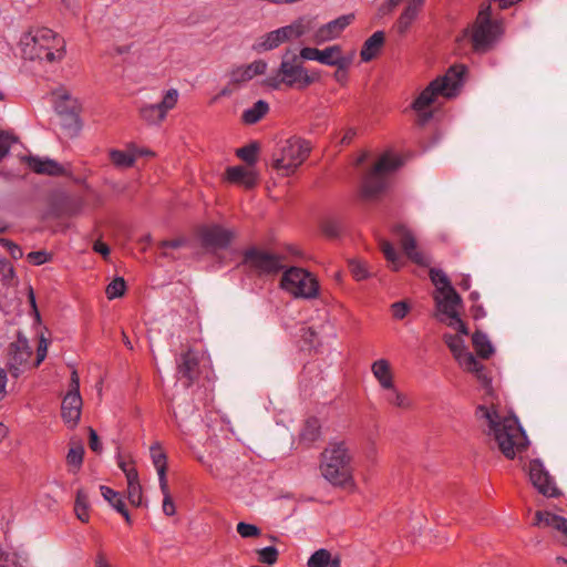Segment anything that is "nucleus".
<instances>
[{
  "instance_id": "nucleus-17",
  "label": "nucleus",
  "mask_w": 567,
  "mask_h": 567,
  "mask_svg": "<svg viewBox=\"0 0 567 567\" xmlns=\"http://www.w3.org/2000/svg\"><path fill=\"white\" fill-rule=\"evenodd\" d=\"M198 237L202 246L206 249H226L233 241L235 234L220 225L214 224L203 226L198 231Z\"/></svg>"
},
{
  "instance_id": "nucleus-63",
  "label": "nucleus",
  "mask_w": 567,
  "mask_h": 567,
  "mask_svg": "<svg viewBox=\"0 0 567 567\" xmlns=\"http://www.w3.org/2000/svg\"><path fill=\"white\" fill-rule=\"evenodd\" d=\"M187 243V240L185 238H176V239H172V240H163L161 244H159V247L161 248H181L183 246H185Z\"/></svg>"
},
{
  "instance_id": "nucleus-32",
  "label": "nucleus",
  "mask_w": 567,
  "mask_h": 567,
  "mask_svg": "<svg viewBox=\"0 0 567 567\" xmlns=\"http://www.w3.org/2000/svg\"><path fill=\"white\" fill-rule=\"evenodd\" d=\"M321 435V424L316 416L308 417L300 431V441L307 444L316 442Z\"/></svg>"
},
{
  "instance_id": "nucleus-46",
  "label": "nucleus",
  "mask_w": 567,
  "mask_h": 567,
  "mask_svg": "<svg viewBox=\"0 0 567 567\" xmlns=\"http://www.w3.org/2000/svg\"><path fill=\"white\" fill-rule=\"evenodd\" d=\"M351 63V58L346 56L340 61L339 64H336L337 68L336 72L333 73L334 80L340 83L341 85H344L348 81V68Z\"/></svg>"
},
{
  "instance_id": "nucleus-44",
  "label": "nucleus",
  "mask_w": 567,
  "mask_h": 567,
  "mask_svg": "<svg viewBox=\"0 0 567 567\" xmlns=\"http://www.w3.org/2000/svg\"><path fill=\"white\" fill-rule=\"evenodd\" d=\"M260 564L274 565L278 560L279 551L275 546H267L257 550Z\"/></svg>"
},
{
  "instance_id": "nucleus-27",
  "label": "nucleus",
  "mask_w": 567,
  "mask_h": 567,
  "mask_svg": "<svg viewBox=\"0 0 567 567\" xmlns=\"http://www.w3.org/2000/svg\"><path fill=\"white\" fill-rule=\"evenodd\" d=\"M385 42V33L383 31H375L369 37L361 49L360 58L363 62H370L380 53Z\"/></svg>"
},
{
  "instance_id": "nucleus-7",
  "label": "nucleus",
  "mask_w": 567,
  "mask_h": 567,
  "mask_svg": "<svg viewBox=\"0 0 567 567\" xmlns=\"http://www.w3.org/2000/svg\"><path fill=\"white\" fill-rule=\"evenodd\" d=\"M311 151L308 141L292 136L277 144L271 158V166L282 175L289 176L307 159Z\"/></svg>"
},
{
  "instance_id": "nucleus-45",
  "label": "nucleus",
  "mask_w": 567,
  "mask_h": 567,
  "mask_svg": "<svg viewBox=\"0 0 567 567\" xmlns=\"http://www.w3.org/2000/svg\"><path fill=\"white\" fill-rule=\"evenodd\" d=\"M0 275L3 285H11L14 278V268L7 258H0Z\"/></svg>"
},
{
  "instance_id": "nucleus-9",
  "label": "nucleus",
  "mask_w": 567,
  "mask_h": 567,
  "mask_svg": "<svg viewBox=\"0 0 567 567\" xmlns=\"http://www.w3.org/2000/svg\"><path fill=\"white\" fill-rule=\"evenodd\" d=\"M443 341L463 370L475 374L483 388H491L492 378L488 375L485 365L466 349L464 340L460 336L445 333Z\"/></svg>"
},
{
  "instance_id": "nucleus-18",
  "label": "nucleus",
  "mask_w": 567,
  "mask_h": 567,
  "mask_svg": "<svg viewBox=\"0 0 567 567\" xmlns=\"http://www.w3.org/2000/svg\"><path fill=\"white\" fill-rule=\"evenodd\" d=\"M177 375L184 381V385L189 388L194 384L199 374V359L197 352L187 349L176 358Z\"/></svg>"
},
{
  "instance_id": "nucleus-38",
  "label": "nucleus",
  "mask_w": 567,
  "mask_h": 567,
  "mask_svg": "<svg viewBox=\"0 0 567 567\" xmlns=\"http://www.w3.org/2000/svg\"><path fill=\"white\" fill-rule=\"evenodd\" d=\"M344 58L346 56L342 55L341 47L336 44L320 51L319 62L324 65L334 66Z\"/></svg>"
},
{
  "instance_id": "nucleus-57",
  "label": "nucleus",
  "mask_w": 567,
  "mask_h": 567,
  "mask_svg": "<svg viewBox=\"0 0 567 567\" xmlns=\"http://www.w3.org/2000/svg\"><path fill=\"white\" fill-rule=\"evenodd\" d=\"M391 309L393 318L402 320L408 315L410 306L405 301H396L392 303Z\"/></svg>"
},
{
  "instance_id": "nucleus-42",
  "label": "nucleus",
  "mask_w": 567,
  "mask_h": 567,
  "mask_svg": "<svg viewBox=\"0 0 567 567\" xmlns=\"http://www.w3.org/2000/svg\"><path fill=\"white\" fill-rule=\"evenodd\" d=\"M389 393L386 394V401L400 409H408L411 405L410 400L403 393H401L394 385L392 389H386Z\"/></svg>"
},
{
  "instance_id": "nucleus-25",
  "label": "nucleus",
  "mask_w": 567,
  "mask_h": 567,
  "mask_svg": "<svg viewBox=\"0 0 567 567\" xmlns=\"http://www.w3.org/2000/svg\"><path fill=\"white\" fill-rule=\"evenodd\" d=\"M423 6L422 0H412L404 8L395 22L396 32L401 35L405 34L410 29L411 24L415 21L419 16L420 9Z\"/></svg>"
},
{
  "instance_id": "nucleus-8",
  "label": "nucleus",
  "mask_w": 567,
  "mask_h": 567,
  "mask_svg": "<svg viewBox=\"0 0 567 567\" xmlns=\"http://www.w3.org/2000/svg\"><path fill=\"white\" fill-rule=\"evenodd\" d=\"M398 157L384 154L364 175L360 187V196L370 200L378 197L386 188V175L401 166Z\"/></svg>"
},
{
  "instance_id": "nucleus-16",
  "label": "nucleus",
  "mask_w": 567,
  "mask_h": 567,
  "mask_svg": "<svg viewBox=\"0 0 567 567\" xmlns=\"http://www.w3.org/2000/svg\"><path fill=\"white\" fill-rule=\"evenodd\" d=\"M529 480L533 486L546 497H557L560 495L559 489L555 485L554 478L545 470L540 460L534 458L528 466Z\"/></svg>"
},
{
  "instance_id": "nucleus-31",
  "label": "nucleus",
  "mask_w": 567,
  "mask_h": 567,
  "mask_svg": "<svg viewBox=\"0 0 567 567\" xmlns=\"http://www.w3.org/2000/svg\"><path fill=\"white\" fill-rule=\"evenodd\" d=\"M269 112V104L258 100L254 105L243 112L241 121L247 125L258 123Z\"/></svg>"
},
{
  "instance_id": "nucleus-23",
  "label": "nucleus",
  "mask_w": 567,
  "mask_h": 567,
  "mask_svg": "<svg viewBox=\"0 0 567 567\" xmlns=\"http://www.w3.org/2000/svg\"><path fill=\"white\" fill-rule=\"evenodd\" d=\"M226 179L229 183L243 185L247 189H251L257 185L258 174L245 166H230L226 169Z\"/></svg>"
},
{
  "instance_id": "nucleus-53",
  "label": "nucleus",
  "mask_w": 567,
  "mask_h": 567,
  "mask_svg": "<svg viewBox=\"0 0 567 567\" xmlns=\"http://www.w3.org/2000/svg\"><path fill=\"white\" fill-rule=\"evenodd\" d=\"M350 270L355 280L360 281L369 277L368 269L364 264L352 260L350 262Z\"/></svg>"
},
{
  "instance_id": "nucleus-51",
  "label": "nucleus",
  "mask_w": 567,
  "mask_h": 567,
  "mask_svg": "<svg viewBox=\"0 0 567 567\" xmlns=\"http://www.w3.org/2000/svg\"><path fill=\"white\" fill-rule=\"evenodd\" d=\"M0 567H24L17 554L0 551Z\"/></svg>"
},
{
  "instance_id": "nucleus-13",
  "label": "nucleus",
  "mask_w": 567,
  "mask_h": 567,
  "mask_svg": "<svg viewBox=\"0 0 567 567\" xmlns=\"http://www.w3.org/2000/svg\"><path fill=\"white\" fill-rule=\"evenodd\" d=\"M305 32L306 29L301 21L293 22L260 37L252 44V50L257 53L274 50L291 39L300 38Z\"/></svg>"
},
{
  "instance_id": "nucleus-19",
  "label": "nucleus",
  "mask_w": 567,
  "mask_h": 567,
  "mask_svg": "<svg viewBox=\"0 0 567 567\" xmlns=\"http://www.w3.org/2000/svg\"><path fill=\"white\" fill-rule=\"evenodd\" d=\"M466 72V65L454 64L447 69L443 76L436 78L434 81H437L440 85H444L442 96L449 99L456 96L463 86Z\"/></svg>"
},
{
  "instance_id": "nucleus-15",
  "label": "nucleus",
  "mask_w": 567,
  "mask_h": 567,
  "mask_svg": "<svg viewBox=\"0 0 567 567\" xmlns=\"http://www.w3.org/2000/svg\"><path fill=\"white\" fill-rule=\"evenodd\" d=\"M391 231L398 237L404 254L412 262L421 267L430 265L429 258L417 249L416 239L413 233L405 225H393Z\"/></svg>"
},
{
  "instance_id": "nucleus-34",
  "label": "nucleus",
  "mask_w": 567,
  "mask_h": 567,
  "mask_svg": "<svg viewBox=\"0 0 567 567\" xmlns=\"http://www.w3.org/2000/svg\"><path fill=\"white\" fill-rule=\"evenodd\" d=\"M74 512L76 517L83 522L87 523L90 519V502L89 495L84 488H79L76 491L75 502H74Z\"/></svg>"
},
{
  "instance_id": "nucleus-22",
  "label": "nucleus",
  "mask_w": 567,
  "mask_h": 567,
  "mask_svg": "<svg viewBox=\"0 0 567 567\" xmlns=\"http://www.w3.org/2000/svg\"><path fill=\"white\" fill-rule=\"evenodd\" d=\"M24 162L32 172L40 175L63 176L66 174L65 168L59 162L51 158L30 155L24 157Z\"/></svg>"
},
{
  "instance_id": "nucleus-5",
  "label": "nucleus",
  "mask_w": 567,
  "mask_h": 567,
  "mask_svg": "<svg viewBox=\"0 0 567 567\" xmlns=\"http://www.w3.org/2000/svg\"><path fill=\"white\" fill-rule=\"evenodd\" d=\"M352 456L344 441L330 442L321 452V475L333 486H346L352 482Z\"/></svg>"
},
{
  "instance_id": "nucleus-59",
  "label": "nucleus",
  "mask_w": 567,
  "mask_h": 567,
  "mask_svg": "<svg viewBox=\"0 0 567 567\" xmlns=\"http://www.w3.org/2000/svg\"><path fill=\"white\" fill-rule=\"evenodd\" d=\"M320 51L321 50H319L317 48L306 47L300 50V54L298 56H299V60L303 59V60H311V61L319 62Z\"/></svg>"
},
{
  "instance_id": "nucleus-39",
  "label": "nucleus",
  "mask_w": 567,
  "mask_h": 567,
  "mask_svg": "<svg viewBox=\"0 0 567 567\" xmlns=\"http://www.w3.org/2000/svg\"><path fill=\"white\" fill-rule=\"evenodd\" d=\"M110 159L116 166L121 168L132 167L135 163V156L120 150H112L110 152Z\"/></svg>"
},
{
  "instance_id": "nucleus-47",
  "label": "nucleus",
  "mask_w": 567,
  "mask_h": 567,
  "mask_svg": "<svg viewBox=\"0 0 567 567\" xmlns=\"http://www.w3.org/2000/svg\"><path fill=\"white\" fill-rule=\"evenodd\" d=\"M322 231L329 238H337L342 230V225L339 220L329 218L322 223Z\"/></svg>"
},
{
  "instance_id": "nucleus-3",
  "label": "nucleus",
  "mask_w": 567,
  "mask_h": 567,
  "mask_svg": "<svg viewBox=\"0 0 567 567\" xmlns=\"http://www.w3.org/2000/svg\"><path fill=\"white\" fill-rule=\"evenodd\" d=\"M21 50L25 59L52 63L64 58L65 41L49 28H33L21 38Z\"/></svg>"
},
{
  "instance_id": "nucleus-28",
  "label": "nucleus",
  "mask_w": 567,
  "mask_h": 567,
  "mask_svg": "<svg viewBox=\"0 0 567 567\" xmlns=\"http://www.w3.org/2000/svg\"><path fill=\"white\" fill-rule=\"evenodd\" d=\"M371 371L383 390L392 389L394 383L393 373L391 370V364L386 359H379L374 361L371 365Z\"/></svg>"
},
{
  "instance_id": "nucleus-11",
  "label": "nucleus",
  "mask_w": 567,
  "mask_h": 567,
  "mask_svg": "<svg viewBox=\"0 0 567 567\" xmlns=\"http://www.w3.org/2000/svg\"><path fill=\"white\" fill-rule=\"evenodd\" d=\"M285 256L271 254L257 247H249L243 252L241 265L259 276L279 274L284 268Z\"/></svg>"
},
{
  "instance_id": "nucleus-1",
  "label": "nucleus",
  "mask_w": 567,
  "mask_h": 567,
  "mask_svg": "<svg viewBox=\"0 0 567 567\" xmlns=\"http://www.w3.org/2000/svg\"><path fill=\"white\" fill-rule=\"evenodd\" d=\"M476 416L487 421V434L494 437L506 458L514 460L517 453L527 449L528 437L516 416L501 417L495 410L485 405L477 406Z\"/></svg>"
},
{
  "instance_id": "nucleus-33",
  "label": "nucleus",
  "mask_w": 567,
  "mask_h": 567,
  "mask_svg": "<svg viewBox=\"0 0 567 567\" xmlns=\"http://www.w3.org/2000/svg\"><path fill=\"white\" fill-rule=\"evenodd\" d=\"M59 117L60 125L66 136L74 137L80 133L82 123L80 120L79 111H70L69 114L61 115Z\"/></svg>"
},
{
  "instance_id": "nucleus-50",
  "label": "nucleus",
  "mask_w": 567,
  "mask_h": 567,
  "mask_svg": "<svg viewBox=\"0 0 567 567\" xmlns=\"http://www.w3.org/2000/svg\"><path fill=\"white\" fill-rule=\"evenodd\" d=\"M27 259L34 266L43 265L52 259V255L47 250L31 251L28 254Z\"/></svg>"
},
{
  "instance_id": "nucleus-64",
  "label": "nucleus",
  "mask_w": 567,
  "mask_h": 567,
  "mask_svg": "<svg viewBox=\"0 0 567 567\" xmlns=\"http://www.w3.org/2000/svg\"><path fill=\"white\" fill-rule=\"evenodd\" d=\"M2 240L8 246L9 252L12 256V258L19 259L23 256V251L19 245L14 244L13 241L7 240V239H2Z\"/></svg>"
},
{
  "instance_id": "nucleus-24",
  "label": "nucleus",
  "mask_w": 567,
  "mask_h": 567,
  "mask_svg": "<svg viewBox=\"0 0 567 567\" xmlns=\"http://www.w3.org/2000/svg\"><path fill=\"white\" fill-rule=\"evenodd\" d=\"M31 355L32 349L29 346L28 339L19 333L17 340L9 346V360L31 369L33 368L32 364H30Z\"/></svg>"
},
{
  "instance_id": "nucleus-41",
  "label": "nucleus",
  "mask_w": 567,
  "mask_h": 567,
  "mask_svg": "<svg viewBox=\"0 0 567 567\" xmlns=\"http://www.w3.org/2000/svg\"><path fill=\"white\" fill-rule=\"evenodd\" d=\"M83 456L84 447L81 444L73 446L69 450L66 455V463L69 466L73 467L74 473L81 468L83 463Z\"/></svg>"
},
{
  "instance_id": "nucleus-62",
  "label": "nucleus",
  "mask_w": 567,
  "mask_h": 567,
  "mask_svg": "<svg viewBox=\"0 0 567 567\" xmlns=\"http://www.w3.org/2000/svg\"><path fill=\"white\" fill-rule=\"evenodd\" d=\"M248 70L251 73V76L264 74L267 70V63L264 60H257L252 63L248 64Z\"/></svg>"
},
{
  "instance_id": "nucleus-61",
  "label": "nucleus",
  "mask_w": 567,
  "mask_h": 567,
  "mask_svg": "<svg viewBox=\"0 0 567 567\" xmlns=\"http://www.w3.org/2000/svg\"><path fill=\"white\" fill-rule=\"evenodd\" d=\"M7 367V374L9 373L14 379H18L25 371V369H29L28 367L23 364H18L17 362H13L11 360H9Z\"/></svg>"
},
{
  "instance_id": "nucleus-60",
  "label": "nucleus",
  "mask_w": 567,
  "mask_h": 567,
  "mask_svg": "<svg viewBox=\"0 0 567 567\" xmlns=\"http://www.w3.org/2000/svg\"><path fill=\"white\" fill-rule=\"evenodd\" d=\"M89 446L95 453L102 452V443L96 431L92 427H89Z\"/></svg>"
},
{
  "instance_id": "nucleus-52",
  "label": "nucleus",
  "mask_w": 567,
  "mask_h": 567,
  "mask_svg": "<svg viewBox=\"0 0 567 567\" xmlns=\"http://www.w3.org/2000/svg\"><path fill=\"white\" fill-rule=\"evenodd\" d=\"M55 110L59 116L69 114L70 111H79L76 102L69 97H64L63 100L59 101L56 103Z\"/></svg>"
},
{
  "instance_id": "nucleus-29",
  "label": "nucleus",
  "mask_w": 567,
  "mask_h": 567,
  "mask_svg": "<svg viewBox=\"0 0 567 567\" xmlns=\"http://www.w3.org/2000/svg\"><path fill=\"white\" fill-rule=\"evenodd\" d=\"M151 457L158 474L161 489H166L167 456L158 443L151 446Z\"/></svg>"
},
{
  "instance_id": "nucleus-4",
  "label": "nucleus",
  "mask_w": 567,
  "mask_h": 567,
  "mask_svg": "<svg viewBox=\"0 0 567 567\" xmlns=\"http://www.w3.org/2000/svg\"><path fill=\"white\" fill-rule=\"evenodd\" d=\"M320 80V71L309 72L299 60V56L287 49L282 55L281 63L275 74L266 78L265 84L278 90L282 84L288 87L303 90Z\"/></svg>"
},
{
  "instance_id": "nucleus-36",
  "label": "nucleus",
  "mask_w": 567,
  "mask_h": 567,
  "mask_svg": "<svg viewBox=\"0 0 567 567\" xmlns=\"http://www.w3.org/2000/svg\"><path fill=\"white\" fill-rule=\"evenodd\" d=\"M379 246L384 258L391 264V269L393 271H399L402 268L403 262L394 246L386 239L380 240Z\"/></svg>"
},
{
  "instance_id": "nucleus-20",
  "label": "nucleus",
  "mask_w": 567,
  "mask_h": 567,
  "mask_svg": "<svg viewBox=\"0 0 567 567\" xmlns=\"http://www.w3.org/2000/svg\"><path fill=\"white\" fill-rule=\"evenodd\" d=\"M354 18L355 17L353 13L343 14V16H340L339 18L321 25L315 34L316 42L323 43V42H327V41L338 38L342 33V31L349 24H351V22L354 20Z\"/></svg>"
},
{
  "instance_id": "nucleus-21",
  "label": "nucleus",
  "mask_w": 567,
  "mask_h": 567,
  "mask_svg": "<svg viewBox=\"0 0 567 567\" xmlns=\"http://www.w3.org/2000/svg\"><path fill=\"white\" fill-rule=\"evenodd\" d=\"M534 525L538 527H551L559 533L558 540L567 546V518L547 511H537L535 513Z\"/></svg>"
},
{
  "instance_id": "nucleus-43",
  "label": "nucleus",
  "mask_w": 567,
  "mask_h": 567,
  "mask_svg": "<svg viewBox=\"0 0 567 567\" xmlns=\"http://www.w3.org/2000/svg\"><path fill=\"white\" fill-rule=\"evenodd\" d=\"M126 282L122 277L114 278L106 287L105 293L109 299L120 298L125 293Z\"/></svg>"
},
{
  "instance_id": "nucleus-10",
  "label": "nucleus",
  "mask_w": 567,
  "mask_h": 567,
  "mask_svg": "<svg viewBox=\"0 0 567 567\" xmlns=\"http://www.w3.org/2000/svg\"><path fill=\"white\" fill-rule=\"evenodd\" d=\"M280 287L296 298L312 299L319 292L318 280L299 267H290L284 272Z\"/></svg>"
},
{
  "instance_id": "nucleus-37",
  "label": "nucleus",
  "mask_w": 567,
  "mask_h": 567,
  "mask_svg": "<svg viewBox=\"0 0 567 567\" xmlns=\"http://www.w3.org/2000/svg\"><path fill=\"white\" fill-rule=\"evenodd\" d=\"M260 151L259 143L254 141L249 144L237 148L236 156L249 166H254L258 162V153Z\"/></svg>"
},
{
  "instance_id": "nucleus-48",
  "label": "nucleus",
  "mask_w": 567,
  "mask_h": 567,
  "mask_svg": "<svg viewBox=\"0 0 567 567\" xmlns=\"http://www.w3.org/2000/svg\"><path fill=\"white\" fill-rule=\"evenodd\" d=\"M251 79H252V76H251V73L248 70L247 65L238 66V68L234 69L230 73V82L233 84H239L243 82H247Z\"/></svg>"
},
{
  "instance_id": "nucleus-26",
  "label": "nucleus",
  "mask_w": 567,
  "mask_h": 567,
  "mask_svg": "<svg viewBox=\"0 0 567 567\" xmlns=\"http://www.w3.org/2000/svg\"><path fill=\"white\" fill-rule=\"evenodd\" d=\"M443 86L444 85H440L437 81H431L430 84L413 101L411 107L415 112L424 111L435 101L436 96L442 95Z\"/></svg>"
},
{
  "instance_id": "nucleus-6",
  "label": "nucleus",
  "mask_w": 567,
  "mask_h": 567,
  "mask_svg": "<svg viewBox=\"0 0 567 567\" xmlns=\"http://www.w3.org/2000/svg\"><path fill=\"white\" fill-rule=\"evenodd\" d=\"M503 33L502 22L492 19L491 6L480 9L475 21L463 30V38H468L472 50L478 54L489 52Z\"/></svg>"
},
{
  "instance_id": "nucleus-49",
  "label": "nucleus",
  "mask_w": 567,
  "mask_h": 567,
  "mask_svg": "<svg viewBox=\"0 0 567 567\" xmlns=\"http://www.w3.org/2000/svg\"><path fill=\"white\" fill-rule=\"evenodd\" d=\"M237 533L243 538L257 537L260 535L261 530L258 526L245 522H239L237 524Z\"/></svg>"
},
{
  "instance_id": "nucleus-54",
  "label": "nucleus",
  "mask_w": 567,
  "mask_h": 567,
  "mask_svg": "<svg viewBox=\"0 0 567 567\" xmlns=\"http://www.w3.org/2000/svg\"><path fill=\"white\" fill-rule=\"evenodd\" d=\"M100 491H101L103 498L105 501H107L113 508H114V504H116L117 501H124L122 495L118 492L114 491L113 488H111L109 486L101 485Z\"/></svg>"
},
{
  "instance_id": "nucleus-40",
  "label": "nucleus",
  "mask_w": 567,
  "mask_h": 567,
  "mask_svg": "<svg viewBox=\"0 0 567 567\" xmlns=\"http://www.w3.org/2000/svg\"><path fill=\"white\" fill-rule=\"evenodd\" d=\"M331 564V553L328 549L320 548L316 550L308 559V567H328Z\"/></svg>"
},
{
  "instance_id": "nucleus-55",
  "label": "nucleus",
  "mask_w": 567,
  "mask_h": 567,
  "mask_svg": "<svg viewBox=\"0 0 567 567\" xmlns=\"http://www.w3.org/2000/svg\"><path fill=\"white\" fill-rule=\"evenodd\" d=\"M17 140L11 136L10 134L3 132V131H0V161L7 156V154L9 153L10 151V147L11 145L16 142Z\"/></svg>"
},
{
  "instance_id": "nucleus-12",
  "label": "nucleus",
  "mask_w": 567,
  "mask_h": 567,
  "mask_svg": "<svg viewBox=\"0 0 567 567\" xmlns=\"http://www.w3.org/2000/svg\"><path fill=\"white\" fill-rule=\"evenodd\" d=\"M82 405L83 401L80 394V377L76 370H72L69 390L61 404V416L69 427L73 429L79 424Z\"/></svg>"
},
{
  "instance_id": "nucleus-2",
  "label": "nucleus",
  "mask_w": 567,
  "mask_h": 567,
  "mask_svg": "<svg viewBox=\"0 0 567 567\" xmlns=\"http://www.w3.org/2000/svg\"><path fill=\"white\" fill-rule=\"evenodd\" d=\"M430 278L436 286L437 293L434 295V301L439 315L437 320L445 322L449 318L447 326L456 330L458 333L467 336L470 333L467 326L461 319L457 308L462 307L463 300L452 286L447 275L441 269H431Z\"/></svg>"
},
{
  "instance_id": "nucleus-30",
  "label": "nucleus",
  "mask_w": 567,
  "mask_h": 567,
  "mask_svg": "<svg viewBox=\"0 0 567 567\" xmlns=\"http://www.w3.org/2000/svg\"><path fill=\"white\" fill-rule=\"evenodd\" d=\"M472 343L475 349L476 354L484 360H487L491 358V355L494 353L495 349L491 341L488 340L486 333H484L481 330H475V332L472 336Z\"/></svg>"
},
{
  "instance_id": "nucleus-56",
  "label": "nucleus",
  "mask_w": 567,
  "mask_h": 567,
  "mask_svg": "<svg viewBox=\"0 0 567 567\" xmlns=\"http://www.w3.org/2000/svg\"><path fill=\"white\" fill-rule=\"evenodd\" d=\"M164 499H163V512L166 516H173L175 514V504L173 502V498L169 494L168 483H166V489H161Z\"/></svg>"
},
{
  "instance_id": "nucleus-14",
  "label": "nucleus",
  "mask_w": 567,
  "mask_h": 567,
  "mask_svg": "<svg viewBox=\"0 0 567 567\" xmlns=\"http://www.w3.org/2000/svg\"><path fill=\"white\" fill-rule=\"evenodd\" d=\"M178 91L176 89H169L163 95V99L158 103L144 104L140 107V116L148 125L161 124L168 111L173 110L178 101Z\"/></svg>"
},
{
  "instance_id": "nucleus-35",
  "label": "nucleus",
  "mask_w": 567,
  "mask_h": 567,
  "mask_svg": "<svg viewBox=\"0 0 567 567\" xmlns=\"http://www.w3.org/2000/svg\"><path fill=\"white\" fill-rule=\"evenodd\" d=\"M127 494H128V501L133 506H135V507L141 506L143 493H142V486L138 481L137 472L131 471V474H128Z\"/></svg>"
},
{
  "instance_id": "nucleus-58",
  "label": "nucleus",
  "mask_w": 567,
  "mask_h": 567,
  "mask_svg": "<svg viewBox=\"0 0 567 567\" xmlns=\"http://www.w3.org/2000/svg\"><path fill=\"white\" fill-rule=\"evenodd\" d=\"M48 353V340L41 336L37 349V358L35 361L32 363V367H39L42 361L45 359Z\"/></svg>"
}]
</instances>
